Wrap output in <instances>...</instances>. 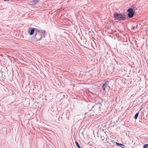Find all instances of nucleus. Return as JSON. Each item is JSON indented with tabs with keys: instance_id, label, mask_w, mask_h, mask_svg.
Returning <instances> with one entry per match:
<instances>
[{
	"instance_id": "nucleus-1",
	"label": "nucleus",
	"mask_w": 148,
	"mask_h": 148,
	"mask_svg": "<svg viewBox=\"0 0 148 148\" xmlns=\"http://www.w3.org/2000/svg\"><path fill=\"white\" fill-rule=\"evenodd\" d=\"M114 17L116 20L119 21L124 20L125 19L124 16L121 14H114Z\"/></svg>"
},
{
	"instance_id": "nucleus-2",
	"label": "nucleus",
	"mask_w": 148,
	"mask_h": 148,
	"mask_svg": "<svg viewBox=\"0 0 148 148\" xmlns=\"http://www.w3.org/2000/svg\"><path fill=\"white\" fill-rule=\"evenodd\" d=\"M34 39L38 41L40 40L42 38L41 34L39 31H37L35 33V35L34 37Z\"/></svg>"
},
{
	"instance_id": "nucleus-3",
	"label": "nucleus",
	"mask_w": 148,
	"mask_h": 148,
	"mask_svg": "<svg viewBox=\"0 0 148 148\" xmlns=\"http://www.w3.org/2000/svg\"><path fill=\"white\" fill-rule=\"evenodd\" d=\"M127 11L129 12L128 14V17L130 18L132 17L134 14V12L133 9L130 8L127 10Z\"/></svg>"
},
{
	"instance_id": "nucleus-4",
	"label": "nucleus",
	"mask_w": 148,
	"mask_h": 148,
	"mask_svg": "<svg viewBox=\"0 0 148 148\" xmlns=\"http://www.w3.org/2000/svg\"><path fill=\"white\" fill-rule=\"evenodd\" d=\"M40 0H33L30 2L29 4L31 5L34 6L38 4Z\"/></svg>"
},
{
	"instance_id": "nucleus-5",
	"label": "nucleus",
	"mask_w": 148,
	"mask_h": 148,
	"mask_svg": "<svg viewBox=\"0 0 148 148\" xmlns=\"http://www.w3.org/2000/svg\"><path fill=\"white\" fill-rule=\"evenodd\" d=\"M35 29L32 28H29L28 29V33L30 35H32L34 32Z\"/></svg>"
},
{
	"instance_id": "nucleus-6",
	"label": "nucleus",
	"mask_w": 148,
	"mask_h": 148,
	"mask_svg": "<svg viewBox=\"0 0 148 148\" xmlns=\"http://www.w3.org/2000/svg\"><path fill=\"white\" fill-rule=\"evenodd\" d=\"M116 144L117 145L121 146L122 148H124V147L125 146L124 145L121 143H119L117 142H116Z\"/></svg>"
},
{
	"instance_id": "nucleus-7",
	"label": "nucleus",
	"mask_w": 148,
	"mask_h": 148,
	"mask_svg": "<svg viewBox=\"0 0 148 148\" xmlns=\"http://www.w3.org/2000/svg\"><path fill=\"white\" fill-rule=\"evenodd\" d=\"M106 86V84H104L102 86V88L104 91H105V87Z\"/></svg>"
},
{
	"instance_id": "nucleus-8",
	"label": "nucleus",
	"mask_w": 148,
	"mask_h": 148,
	"mask_svg": "<svg viewBox=\"0 0 148 148\" xmlns=\"http://www.w3.org/2000/svg\"><path fill=\"white\" fill-rule=\"evenodd\" d=\"M139 113H136L135 114V116H134V119H137V118H138V115Z\"/></svg>"
},
{
	"instance_id": "nucleus-9",
	"label": "nucleus",
	"mask_w": 148,
	"mask_h": 148,
	"mask_svg": "<svg viewBox=\"0 0 148 148\" xmlns=\"http://www.w3.org/2000/svg\"><path fill=\"white\" fill-rule=\"evenodd\" d=\"M75 144H76L77 146L78 147V148H81V147H80L79 145V144L77 142V141H76L75 142Z\"/></svg>"
},
{
	"instance_id": "nucleus-10",
	"label": "nucleus",
	"mask_w": 148,
	"mask_h": 148,
	"mask_svg": "<svg viewBox=\"0 0 148 148\" xmlns=\"http://www.w3.org/2000/svg\"><path fill=\"white\" fill-rule=\"evenodd\" d=\"M148 147V144H145L143 146V148H147Z\"/></svg>"
},
{
	"instance_id": "nucleus-11",
	"label": "nucleus",
	"mask_w": 148,
	"mask_h": 148,
	"mask_svg": "<svg viewBox=\"0 0 148 148\" xmlns=\"http://www.w3.org/2000/svg\"><path fill=\"white\" fill-rule=\"evenodd\" d=\"M101 140L103 141H106V139H107V138H103L101 137Z\"/></svg>"
},
{
	"instance_id": "nucleus-12",
	"label": "nucleus",
	"mask_w": 148,
	"mask_h": 148,
	"mask_svg": "<svg viewBox=\"0 0 148 148\" xmlns=\"http://www.w3.org/2000/svg\"><path fill=\"white\" fill-rule=\"evenodd\" d=\"M42 34L44 35V37H45L44 36H45V31H43L42 32Z\"/></svg>"
},
{
	"instance_id": "nucleus-13",
	"label": "nucleus",
	"mask_w": 148,
	"mask_h": 148,
	"mask_svg": "<svg viewBox=\"0 0 148 148\" xmlns=\"http://www.w3.org/2000/svg\"><path fill=\"white\" fill-rule=\"evenodd\" d=\"M4 0L5 1H9V0Z\"/></svg>"
}]
</instances>
